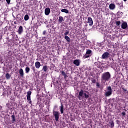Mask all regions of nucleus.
I'll list each match as a JSON object with an SVG mask.
<instances>
[{
  "label": "nucleus",
  "instance_id": "nucleus-20",
  "mask_svg": "<svg viewBox=\"0 0 128 128\" xmlns=\"http://www.w3.org/2000/svg\"><path fill=\"white\" fill-rule=\"evenodd\" d=\"M42 70L44 72H47L48 70V66L46 65V66H44L42 68Z\"/></svg>",
  "mask_w": 128,
  "mask_h": 128
},
{
  "label": "nucleus",
  "instance_id": "nucleus-32",
  "mask_svg": "<svg viewBox=\"0 0 128 128\" xmlns=\"http://www.w3.org/2000/svg\"><path fill=\"white\" fill-rule=\"evenodd\" d=\"M65 33L64 34V36H68V34H70V31H68V30H65Z\"/></svg>",
  "mask_w": 128,
  "mask_h": 128
},
{
  "label": "nucleus",
  "instance_id": "nucleus-31",
  "mask_svg": "<svg viewBox=\"0 0 128 128\" xmlns=\"http://www.w3.org/2000/svg\"><path fill=\"white\" fill-rule=\"evenodd\" d=\"M116 26H120V21H116Z\"/></svg>",
  "mask_w": 128,
  "mask_h": 128
},
{
  "label": "nucleus",
  "instance_id": "nucleus-13",
  "mask_svg": "<svg viewBox=\"0 0 128 128\" xmlns=\"http://www.w3.org/2000/svg\"><path fill=\"white\" fill-rule=\"evenodd\" d=\"M73 64H76V66H78L80 64V60H75L74 62H73Z\"/></svg>",
  "mask_w": 128,
  "mask_h": 128
},
{
  "label": "nucleus",
  "instance_id": "nucleus-30",
  "mask_svg": "<svg viewBox=\"0 0 128 128\" xmlns=\"http://www.w3.org/2000/svg\"><path fill=\"white\" fill-rule=\"evenodd\" d=\"M86 54H92V50H87L86 52Z\"/></svg>",
  "mask_w": 128,
  "mask_h": 128
},
{
  "label": "nucleus",
  "instance_id": "nucleus-15",
  "mask_svg": "<svg viewBox=\"0 0 128 128\" xmlns=\"http://www.w3.org/2000/svg\"><path fill=\"white\" fill-rule=\"evenodd\" d=\"M40 62H35V67L36 68H40Z\"/></svg>",
  "mask_w": 128,
  "mask_h": 128
},
{
  "label": "nucleus",
  "instance_id": "nucleus-7",
  "mask_svg": "<svg viewBox=\"0 0 128 128\" xmlns=\"http://www.w3.org/2000/svg\"><path fill=\"white\" fill-rule=\"evenodd\" d=\"M44 14L46 16H48L50 14V8H46L44 10Z\"/></svg>",
  "mask_w": 128,
  "mask_h": 128
},
{
  "label": "nucleus",
  "instance_id": "nucleus-43",
  "mask_svg": "<svg viewBox=\"0 0 128 128\" xmlns=\"http://www.w3.org/2000/svg\"><path fill=\"white\" fill-rule=\"evenodd\" d=\"M36 60H38V59H36Z\"/></svg>",
  "mask_w": 128,
  "mask_h": 128
},
{
  "label": "nucleus",
  "instance_id": "nucleus-21",
  "mask_svg": "<svg viewBox=\"0 0 128 128\" xmlns=\"http://www.w3.org/2000/svg\"><path fill=\"white\" fill-rule=\"evenodd\" d=\"M64 38H65L66 40V42H70V37H68V36H65Z\"/></svg>",
  "mask_w": 128,
  "mask_h": 128
},
{
  "label": "nucleus",
  "instance_id": "nucleus-38",
  "mask_svg": "<svg viewBox=\"0 0 128 128\" xmlns=\"http://www.w3.org/2000/svg\"><path fill=\"white\" fill-rule=\"evenodd\" d=\"M28 104H32V100L31 99H30V100H28Z\"/></svg>",
  "mask_w": 128,
  "mask_h": 128
},
{
  "label": "nucleus",
  "instance_id": "nucleus-25",
  "mask_svg": "<svg viewBox=\"0 0 128 128\" xmlns=\"http://www.w3.org/2000/svg\"><path fill=\"white\" fill-rule=\"evenodd\" d=\"M30 18V16H28V14H26L24 16V20H28Z\"/></svg>",
  "mask_w": 128,
  "mask_h": 128
},
{
  "label": "nucleus",
  "instance_id": "nucleus-22",
  "mask_svg": "<svg viewBox=\"0 0 128 128\" xmlns=\"http://www.w3.org/2000/svg\"><path fill=\"white\" fill-rule=\"evenodd\" d=\"M121 88L122 91L124 92V94H128V90L124 88L121 86Z\"/></svg>",
  "mask_w": 128,
  "mask_h": 128
},
{
  "label": "nucleus",
  "instance_id": "nucleus-42",
  "mask_svg": "<svg viewBox=\"0 0 128 128\" xmlns=\"http://www.w3.org/2000/svg\"><path fill=\"white\" fill-rule=\"evenodd\" d=\"M56 82H57V84L58 82V81H56Z\"/></svg>",
  "mask_w": 128,
  "mask_h": 128
},
{
  "label": "nucleus",
  "instance_id": "nucleus-2",
  "mask_svg": "<svg viewBox=\"0 0 128 128\" xmlns=\"http://www.w3.org/2000/svg\"><path fill=\"white\" fill-rule=\"evenodd\" d=\"M89 96H88V94L84 93V90H80L78 93V95L77 96V98H78L79 100H84V98H88Z\"/></svg>",
  "mask_w": 128,
  "mask_h": 128
},
{
  "label": "nucleus",
  "instance_id": "nucleus-18",
  "mask_svg": "<svg viewBox=\"0 0 128 128\" xmlns=\"http://www.w3.org/2000/svg\"><path fill=\"white\" fill-rule=\"evenodd\" d=\"M64 20V17L62 16H59V19L58 20L59 24H62Z\"/></svg>",
  "mask_w": 128,
  "mask_h": 128
},
{
  "label": "nucleus",
  "instance_id": "nucleus-39",
  "mask_svg": "<svg viewBox=\"0 0 128 128\" xmlns=\"http://www.w3.org/2000/svg\"><path fill=\"white\" fill-rule=\"evenodd\" d=\"M99 46H100V44H98Z\"/></svg>",
  "mask_w": 128,
  "mask_h": 128
},
{
  "label": "nucleus",
  "instance_id": "nucleus-33",
  "mask_svg": "<svg viewBox=\"0 0 128 128\" xmlns=\"http://www.w3.org/2000/svg\"><path fill=\"white\" fill-rule=\"evenodd\" d=\"M92 84H96V79L93 78L92 80Z\"/></svg>",
  "mask_w": 128,
  "mask_h": 128
},
{
  "label": "nucleus",
  "instance_id": "nucleus-9",
  "mask_svg": "<svg viewBox=\"0 0 128 128\" xmlns=\"http://www.w3.org/2000/svg\"><path fill=\"white\" fill-rule=\"evenodd\" d=\"M24 32V28L22 26H20L18 29V34H22Z\"/></svg>",
  "mask_w": 128,
  "mask_h": 128
},
{
  "label": "nucleus",
  "instance_id": "nucleus-14",
  "mask_svg": "<svg viewBox=\"0 0 128 128\" xmlns=\"http://www.w3.org/2000/svg\"><path fill=\"white\" fill-rule=\"evenodd\" d=\"M114 100H115L114 98H110L108 100V104H111V106H112L114 104Z\"/></svg>",
  "mask_w": 128,
  "mask_h": 128
},
{
  "label": "nucleus",
  "instance_id": "nucleus-44",
  "mask_svg": "<svg viewBox=\"0 0 128 128\" xmlns=\"http://www.w3.org/2000/svg\"><path fill=\"white\" fill-rule=\"evenodd\" d=\"M125 112H126V110H125Z\"/></svg>",
  "mask_w": 128,
  "mask_h": 128
},
{
  "label": "nucleus",
  "instance_id": "nucleus-40",
  "mask_svg": "<svg viewBox=\"0 0 128 128\" xmlns=\"http://www.w3.org/2000/svg\"><path fill=\"white\" fill-rule=\"evenodd\" d=\"M124 2H126V0H124Z\"/></svg>",
  "mask_w": 128,
  "mask_h": 128
},
{
  "label": "nucleus",
  "instance_id": "nucleus-12",
  "mask_svg": "<svg viewBox=\"0 0 128 128\" xmlns=\"http://www.w3.org/2000/svg\"><path fill=\"white\" fill-rule=\"evenodd\" d=\"M19 74L20 76H21L22 78H24V70H22V68L20 69Z\"/></svg>",
  "mask_w": 128,
  "mask_h": 128
},
{
  "label": "nucleus",
  "instance_id": "nucleus-8",
  "mask_svg": "<svg viewBox=\"0 0 128 128\" xmlns=\"http://www.w3.org/2000/svg\"><path fill=\"white\" fill-rule=\"evenodd\" d=\"M121 28L122 30H126L128 28V23L126 22H123L122 24Z\"/></svg>",
  "mask_w": 128,
  "mask_h": 128
},
{
  "label": "nucleus",
  "instance_id": "nucleus-34",
  "mask_svg": "<svg viewBox=\"0 0 128 128\" xmlns=\"http://www.w3.org/2000/svg\"><path fill=\"white\" fill-rule=\"evenodd\" d=\"M96 86L98 88H100V83L97 82V83L96 84Z\"/></svg>",
  "mask_w": 128,
  "mask_h": 128
},
{
  "label": "nucleus",
  "instance_id": "nucleus-4",
  "mask_svg": "<svg viewBox=\"0 0 128 128\" xmlns=\"http://www.w3.org/2000/svg\"><path fill=\"white\" fill-rule=\"evenodd\" d=\"M60 112H58V111H53V116H54V118H55V120H56V122H58V120L60 118Z\"/></svg>",
  "mask_w": 128,
  "mask_h": 128
},
{
  "label": "nucleus",
  "instance_id": "nucleus-5",
  "mask_svg": "<svg viewBox=\"0 0 128 128\" xmlns=\"http://www.w3.org/2000/svg\"><path fill=\"white\" fill-rule=\"evenodd\" d=\"M108 56H110V53L106 52L102 54V58L103 60H106V58H108Z\"/></svg>",
  "mask_w": 128,
  "mask_h": 128
},
{
  "label": "nucleus",
  "instance_id": "nucleus-35",
  "mask_svg": "<svg viewBox=\"0 0 128 128\" xmlns=\"http://www.w3.org/2000/svg\"><path fill=\"white\" fill-rule=\"evenodd\" d=\"M6 2L8 4H10V0H6Z\"/></svg>",
  "mask_w": 128,
  "mask_h": 128
},
{
  "label": "nucleus",
  "instance_id": "nucleus-23",
  "mask_svg": "<svg viewBox=\"0 0 128 128\" xmlns=\"http://www.w3.org/2000/svg\"><path fill=\"white\" fill-rule=\"evenodd\" d=\"M30 68H29V67H26L25 68V72L26 74H28L30 72Z\"/></svg>",
  "mask_w": 128,
  "mask_h": 128
},
{
  "label": "nucleus",
  "instance_id": "nucleus-16",
  "mask_svg": "<svg viewBox=\"0 0 128 128\" xmlns=\"http://www.w3.org/2000/svg\"><path fill=\"white\" fill-rule=\"evenodd\" d=\"M60 74L63 76L64 78L66 80V78L68 77V75H66V72L64 71H60Z\"/></svg>",
  "mask_w": 128,
  "mask_h": 128
},
{
  "label": "nucleus",
  "instance_id": "nucleus-26",
  "mask_svg": "<svg viewBox=\"0 0 128 128\" xmlns=\"http://www.w3.org/2000/svg\"><path fill=\"white\" fill-rule=\"evenodd\" d=\"M5 77L6 78V80H10V74L8 73H7L6 74Z\"/></svg>",
  "mask_w": 128,
  "mask_h": 128
},
{
  "label": "nucleus",
  "instance_id": "nucleus-29",
  "mask_svg": "<svg viewBox=\"0 0 128 128\" xmlns=\"http://www.w3.org/2000/svg\"><path fill=\"white\" fill-rule=\"evenodd\" d=\"M31 70H32L33 71V72H36V67H34V66H31Z\"/></svg>",
  "mask_w": 128,
  "mask_h": 128
},
{
  "label": "nucleus",
  "instance_id": "nucleus-37",
  "mask_svg": "<svg viewBox=\"0 0 128 128\" xmlns=\"http://www.w3.org/2000/svg\"><path fill=\"white\" fill-rule=\"evenodd\" d=\"M46 34V30L43 31L42 34L44 36Z\"/></svg>",
  "mask_w": 128,
  "mask_h": 128
},
{
  "label": "nucleus",
  "instance_id": "nucleus-1",
  "mask_svg": "<svg viewBox=\"0 0 128 128\" xmlns=\"http://www.w3.org/2000/svg\"><path fill=\"white\" fill-rule=\"evenodd\" d=\"M111 76L110 72H105L103 73L101 76V80L103 82H106L110 80Z\"/></svg>",
  "mask_w": 128,
  "mask_h": 128
},
{
  "label": "nucleus",
  "instance_id": "nucleus-11",
  "mask_svg": "<svg viewBox=\"0 0 128 128\" xmlns=\"http://www.w3.org/2000/svg\"><path fill=\"white\" fill-rule=\"evenodd\" d=\"M32 95V91L27 92V100H30V96Z\"/></svg>",
  "mask_w": 128,
  "mask_h": 128
},
{
  "label": "nucleus",
  "instance_id": "nucleus-10",
  "mask_svg": "<svg viewBox=\"0 0 128 128\" xmlns=\"http://www.w3.org/2000/svg\"><path fill=\"white\" fill-rule=\"evenodd\" d=\"M109 8L111 10H114V8H116V4H112V3L110 4Z\"/></svg>",
  "mask_w": 128,
  "mask_h": 128
},
{
  "label": "nucleus",
  "instance_id": "nucleus-41",
  "mask_svg": "<svg viewBox=\"0 0 128 128\" xmlns=\"http://www.w3.org/2000/svg\"><path fill=\"white\" fill-rule=\"evenodd\" d=\"M87 92L88 94V92Z\"/></svg>",
  "mask_w": 128,
  "mask_h": 128
},
{
  "label": "nucleus",
  "instance_id": "nucleus-27",
  "mask_svg": "<svg viewBox=\"0 0 128 128\" xmlns=\"http://www.w3.org/2000/svg\"><path fill=\"white\" fill-rule=\"evenodd\" d=\"M11 118L12 122H16V116L14 114L12 115Z\"/></svg>",
  "mask_w": 128,
  "mask_h": 128
},
{
  "label": "nucleus",
  "instance_id": "nucleus-24",
  "mask_svg": "<svg viewBox=\"0 0 128 128\" xmlns=\"http://www.w3.org/2000/svg\"><path fill=\"white\" fill-rule=\"evenodd\" d=\"M62 12H64L65 14H68V10L67 9H62L61 10Z\"/></svg>",
  "mask_w": 128,
  "mask_h": 128
},
{
  "label": "nucleus",
  "instance_id": "nucleus-36",
  "mask_svg": "<svg viewBox=\"0 0 128 128\" xmlns=\"http://www.w3.org/2000/svg\"><path fill=\"white\" fill-rule=\"evenodd\" d=\"M122 116H124L126 115V112H124L122 113Z\"/></svg>",
  "mask_w": 128,
  "mask_h": 128
},
{
  "label": "nucleus",
  "instance_id": "nucleus-19",
  "mask_svg": "<svg viewBox=\"0 0 128 128\" xmlns=\"http://www.w3.org/2000/svg\"><path fill=\"white\" fill-rule=\"evenodd\" d=\"M110 124V128H113L114 126V120H112L111 122H109Z\"/></svg>",
  "mask_w": 128,
  "mask_h": 128
},
{
  "label": "nucleus",
  "instance_id": "nucleus-3",
  "mask_svg": "<svg viewBox=\"0 0 128 128\" xmlns=\"http://www.w3.org/2000/svg\"><path fill=\"white\" fill-rule=\"evenodd\" d=\"M106 92H104V96L106 97L110 96L112 94V86H108L106 88Z\"/></svg>",
  "mask_w": 128,
  "mask_h": 128
},
{
  "label": "nucleus",
  "instance_id": "nucleus-28",
  "mask_svg": "<svg viewBox=\"0 0 128 128\" xmlns=\"http://www.w3.org/2000/svg\"><path fill=\"white\" fill-rule=\"evenodd\" d=\"M90 54H87L86 53L85 54L84 56H83V58H90Z\"/></svg>",
  "mask_w": 128,
  "mask_h": 128
},
{
  "label": "nucleus",
  "instance_id": "nucleus-17",
  "mask_svg": "<svg viewBox=\"0 0 128 128\" xmlns=\"http://www.w3.org/2000/svg\"><path fill=\"white\" fill-rule=\"evenodd\" d=\"M60 114H64V104H62V103H61V106H60Z\"/></svg>",
  "mask_w": 128,
  "mask_h": 128
},
{
  "label": "nucleus",
  "instance_id": "nucleus-6",
  "mask_svg": "<svg viewBox=\"0 0 128 128\" xmlns=\"http://www.w3.org/2000/svg\"><path fill=\"white\" fill-rule=\"evenodd\" d=\"M87 22L89 24V26H92L94 24V20H92V18L90 17L88 18Z\"/></svg>",
  "mask_w": 128,
  "mask_h": 128
},
{
  "label": "nucleus",
  "instance_id": "nucleus-45",
  "mask_svg": "<svg viewBox=\"0 0 128 128\" xmlns=\"http://www.w3.org/2000/svg\"><path fill=\"white\" fill-rule=\"evenodd\" d=\"M0 128H2L0 126Z\"/></svg>",
  "mask_w": 128,
  "mask_h": 128
}]
</instances>
